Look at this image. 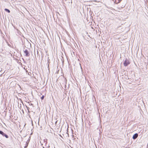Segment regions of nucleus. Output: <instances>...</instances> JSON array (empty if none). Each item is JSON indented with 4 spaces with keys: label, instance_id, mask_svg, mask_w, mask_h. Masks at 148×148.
<instances>
[{
    "label": "nucleus",
    "instance_id": "f257e3e1",
    "mask_svg": "<svg viewBox=\"0 0 148 148\" xmlns=\"http://www.w3.org/2000/svg\"><path fill=\"white\" fill-rule=\"evenodd\" d=\"M129 64V60H126L123 63V64L125 66H127Z\"/></svg>",
    "mask_w": 148,
    "mask_h": 148
},
{
    "label": "nucleus",
    "instance_id": "f03ea898",
    "mask_svg": "<svg viewBox=\"0 0 148 148\" xmlns=\"http://www.w3.org/2000/svg\"><path fill=\"white\" fill-rule=\"evenodd\" d=\"M0 134L2 135L3 136H5L6 138H8V136L7 135L1 131H0Z\"/></svg>",
    "mask_w": 148,
    "mask_h": 148
},
{
    "label": "nucleus",
    "instance_id": "7ed1b4c3",
    "mask_svg": "<svg viewBox=\"0 0 148 148\" xmlns=\"http://www.w3.org/2000/svg\"><path fill=\"white\" fill-rule=\"evenodd\" d=\"M24 53L25 54V56H29V53L28 51L27 50H25L24 51Z\"/></svg>",
    "mask_w": 148,
    "mask_h": 148
},
{
    "label": "nucleus",
    "instance_id": "20e7f679",
    "mask_svg": "<svg viewBox=\"0 0 148 148\" xmlns=\"http://www.w3.org/2000/svg\"><path fill=\"white\" fill-rule=\"evenodd\" d=\"M138 136V134L137 133L135 134L133 136V138L134 139H136Z\"/></svg>",
    "mask_w": 148,
    "mask_h": 148
},
{
    "label": "nucleus",
    "instance_id": "39448f33",
    "mask_svg": "<svg viewBox=\"0 0 148 148\" xmlns=\"http://www.w3.org/2000/svg\"><path fill=\"white\" fill-rule=\"evenodd\" d=\"M5 10L7 12H8V13H10V10L8 9H5Z\"/></svg>",
    "mask_w": 148,
    "mask_h": 148
},
{
    "label": "nucleus",
    "instance_id": "423d86ee",
    "mask_svg": "<svg viewBox=\"0 0 148 148\" xmlns=\"http://www.w3.org/2000/svg\"><path fill=\"white\" fill-rule=\"evenodd\" d=\"M44 95H42L41 97V99L42 100L44 99Z\"/></svg>",
    "mask_w": 148,
    "mask_h": 148
},
{
    "label": "nucleus",
    "instance_id": "0eeeda50",
    "mask_svg": "<svg viewBox=\"0 0 148 148\" xmlns=\"http://www.w3.org/2000/svg\"><path fill=\"white\" fill-rule=\"evenodd\" d=\"M67 134H68V136H69V134H68V133Z\"/></svg>",
    "mask_w": 148,
    "mask_h": 148
},
{
    "label": "nucleus",
    "instance_id": "6e6552de",
    "mask_svg": "<svg viewBox=\"0 0 148 148\" xmlns=\"http://www.w3.org/2000/svg\"><path fill=\"white\" fill-rule=\"evenodd\" d=\"M21 103L23 104V102H22Z\"/></svg>",
    "mask_w": 148,
    "mask_h": 148
},
{
    "label": "nucleus",
    "instance_id": "1a4fd4ad",
    "mask_svg": "<svg viewBox=\"0 0 148 148\" xmlns=\"http://www.w3.org/2000/svg\"><path fill=\"white\" fill-rule=\"evenodd\" d=\"M57 122V121H56V123Z\"/></svg>",
    "mask_w": 148,
    "mask_h": 148
}]
</instances>
